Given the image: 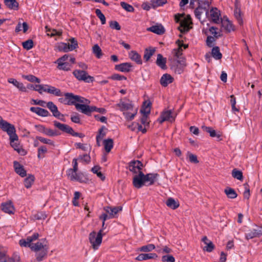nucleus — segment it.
<instances>
[{"label":"nucleus","instance_id":"052dcab7","mask_svg":"<svg viewBox=\"0 0 262 262\" xmlns=\"http://www.w3.org/2000/svg\"><path fill=\"white\" fill-rule=\"evenodd\" d=\"M47 84H37L34 87V90L37 91L39 93L42 94L43 92H46Z\"/></svg>","mask_w":262,"mask_h":262},{"label":"nucleus","instance_id":"69168bd1","mask_svg":"<svg viewBox=\"0 0 262 262\" xmlns=\"http://www.w3.org/2000/svg\"><path fill=\"white\" fill-rule=\"evenodd\" d=\"M209 31L215 37L220 36L221 34L220 30L215 27H212L209 29Z\"/></svg>","mask_w":262,"mask_h":262},{"label":"nucleus","instance_id":"de8ad7c7","mask_svg":"<svg viewBox=\"0 0 262 262\" xmlns=\"http://www.w3.org/2000/svg\"><path fill=\"white\" fill-rule=\"evenodd\" d=\"M47 253L48 250H46V249L44 250L37 252V253H36V257L37 260L38 261L42 260L43 258L47 255Z\"/></svg>","mask_w":262,"mask_h":262},{"label":"nucleus","instance_id":"4468645a","mask_svg":"<svg viewBox=\"0 0 262 262\" xmlns=\"http://www.w3.org/2000/svg\"><path fill=\"white\" fill-rule=\"evenodd\" d=\"M38 236V234L35 233L32 236L27 237L26 239H20L19 242V245L22 247H28L31 248V247L33 245V244H31V242L36 240Z\"/></svg>","mask_w":262,"mask_h":262},{"label":"nucleus","instance_id":"0eeeda50","mask_svg":"<svg viewBox=\"0 0 262 262\" xmlns=\"http://www.w3.org/2000/svg\"><path fill=\"white\" fill-rule=\"evenodd\" d=\"M73 74L76 79L79 81H83L86 83L92 82L94 81V78L88 75V73L84 70H75Z\"/></svg>","mask_w":262,"mask_h":262},{"label":"nucleus","instance_id":"1a4fd4ad","mask_svg":"<svg viewBox=\"0 0 262 262\" xmlns=\"http://www.w3.org/2000/svg\"><path fill=\"white\" fill-rule=\"evenodd\" d=\"M206 16L216 24L220 23L222 20L220 12L216 8H213L210 11L207 10Z\"/></svg>","mask_w":262,"mask_h":262},{"label":"nucleus","instance_id":"2eb2a0df","mask_svg":"<svg viewBox=\"0 0 262 262\" xmlns=\"http://www.w3.org/2000/svg\"><path fill=\"white\" fill-rule=\"evenodd\" d=\"M38 236V234L35 233L32 236L27 237L26 239H20L19 242V245L22 247H28L31 248V247L33 245V244H31V242L36 240Z\"/></svg>","mask_w":262,"mask_h":262},{"label":"nucleus","instance_id":"0e129e2a","mask_svg":"<svg viewBox=\"0 0 262 262\" xmlns=\"http://www.w3.org/2000/svg\"><path fill=\"white\" fill-rule=\"evenodd\" d=\"M162 261L163 262H174L175 258L171 255H166L162 256Z\"/></svg>","mask_w":262,"mask_h":262},{"label":"nucleus","instance_id":"13d9d810","mask_svg":"<svg viewBox=\"0 0 262 262\" xmlns=\"http://www.w3.org/2000/svg\"><path fill=\"white\" fill-rule=\"evenodd\" d=\"M81 193L78 191H75L74 194V198L73 199L72 203L75 206H78L79 205L78 200L80 197Z\"/></svg>","mask_w":262,"mask_h":262},{"label":"nucleus","instance_id":"c85d7f7f","mask_svg":"<svg viewBox=\"0 0 262 262\" xmlns=\"http://www.w3.org/2000/svg\"><path fill=\"white\" fill-rule=\"evenodd\" d=\"M173 78L168 74L163 75L160 79V83L163 86H167L168 84L173 82Z\"/></svg>","mask_w":262,"mask_h":262},{"label":"nucleus","instance_id":"f3484780","mask_svg":"<svg viewBox=\"0 0 262 262\" xmlns=\"http://www.w3.org/2000/svg\"><path fill=\"white\" fill-rule=\"evenodd\" d=\"M262 235V227L256 226L255 228L249 231V232L245 234V237L247 239H250L254 237H259Z\"/></svg>","mask_w":262,"mask_h":262},{"label":"nucleus","instance_id":"9d476101","mask_svg":"<svg viewBox=\"0 0 262 262\" xmlns=\"http://www.w3.org/2000/svg\"><path fill=\"white\" fill-rule=\"evenodd\" d=\"M133 184L136 188H140L143 185H145L144 181V174L143 172H140L138 174H136L133 177Z\"/></svg>","mask_w":262,"mask_h":262},{"label":"nucleus","instance_id":"7c9ffc66","mask_svg":"<svg viewBox=\"0 0 262 262\" xmlns=\"http://www.w3.org/2000/svg\"><path fill=\"white\" fill-rule=\"evenodd\" d=\"M5 5L10 10H17L19 4L16 0H4Z\"/></svg>","mask_w":262,"mask_h":262},{"label":"nucleus","instance_id":"49530a36","mask_svg":"<svg viewBox=\"0 0 262 262\" xmlns=\"http://www.w3.org/2000/svg\"><path fill=\"white\" fill-rule=\"evenodd\" d=\"M23 78L32 82L40 83V80L33 75H23Z\"/></svg>","mask_w":262,"mask_h":262},{"label":"nucleus","instance_id":"4d7b16f0","mask_svg":"<svg viewBox=\"0 0 262 262\" xmlns=\"http://www.w3.org/2000/svg\"><path fill=\"white\" fill-rule=\"evenodd\" d=\"M120 5L124 10L127 12H134L135 10L132 5L124 2H121Z\"/></svg>","mask_w":262,"mask_h":262},{"label":"nucleus","instance_id":"6e6552de","mask_svg":"<svg viewBox=\"0 0 262 262\" xmlns=\"http://www.w3.org/2000/svg\"><path fill=\"white\" fill-rule=\"evenodd\" d=\"M73 168L69 169L67 171L68 178L72 181H77L81 182L80 176L77 173L78 170V163L76 159H74L72 162Z\"/></svg>","mask_w":262,"mask_h":262},{"label":"nucleus","instance_id":"412c9836","mask_svg":"<svg viewBox=\"0 0 262 262\" xmlns=\"http://www.w3.org/2000/svg\"><path fill=\"white\" fill-rule=\"evenodd\" d=\"M182 50H174L172 53L173 55V59L182 66H185V58L182 56Z\"/></svg>","mask_w":262,"mask_h":262},{"label":"nucleus","instance_id":"a878e982","mask_svg":"<svg viewBox=\"0 0 262 262\" xmlns=\"http://www.w3.org/2000/svg\"><path fill=\"white\" fill-rule=\"evenodd\" d=\"M132 64L128 62H124L115 66V70L122 72H128L130 71Z\"/></svg>","mask_w":262,"mask_h":262},{"label":"nucleus","instance_id":"473e14b6","mask_svg":"<svg viewBox=\"0 0 262 262\" xmlns=\"http://www.w3.org/2000/svg\"><path fill=\"white\" fill-rule=\"evenodd\" d=\"M8 82L12 84L14 86L16 87L19 90L22 92H26V88L24 86L23 83L18 81L16 79L14 78H9L8 79Z\"/></svg>","mask_w":262,"mask_h":262},{"label":"nucleus","instance_id":"423d86ee","mask_svg":"<svg viewBox=\"0 0 262 262\" xmlns=\"http://www.w3.org/2000/svg\"><path fill=\"white\" fill-rule=\"evenodd\" d=\"M54 125L56 127L61 131L70 134L73 136L79 137L80 138H83L84 136V135L81 133L75 132L73 128L68 125L62 124L57 121H54Z\"/></svg>","mask_w":262,"mask_h":262},{"label":"nucleus","instance_id":"a19ab883","mask_svg":"<svg viewBox=\"0 0 262 262\" xmlns=\"http://www.w3.org/2000/svg\"><path fill=\"white\" fill-rule=\"evenodd\" d=\"M104 148L107 152H109L113 147V140L112 139H107L103 141Z\"/></svg>","mask_w":262,"mask_h":262},{"label":"nucleus","instance_id":"393cba45","mask_svg":"<svg viewBox=\"0 0 262 262\" xmlns=\"http://www.w3.org/2000/svg\"><path fill=\"white\" fill-rule=\"evenodd\" d=\"M105 212L109 215V218L115 217V215L122 210L121 207H105L104 208Z\"/></svg>","mask_w":262,"mask_h":262},{"label":"nucleus","instance_id":"e433bc0d","mask_svg":"<svg viewBox=\"0 0 262 262\" xmlns=\"http://www.w3.org/2000/svg\"><path fill=\"white\" fill-rule=\"evenodd\" d=\"M223 28L227 32H231L234 30V27L232 23L228 19H224L221 20Z\"/></svg>","mask_w":262,"mask_h":262},{"label":"nucleus","instance_id":"aec40b11","mask_svg":"<svg viewBox=\"0 0 262 262\" xmlns=\"http://www.w3.org/2000/svg\"><path fill=\"white\" fill-rule=\"evenodd\" d=\"M2 210L5 213L8 214H13L14 213V207L12 202L10 201L3 203L1 205Z\"/></svg>","mask_w":262,"mask_h":262},{"label":"nucleus","instance_id":"4be33fe9","mask_svg":"<svg viewBox=\"0 0 262 262\" xmlns=\"http://www.w3.org/2000/svg\"><path fill=\"white\" fill-rule=\"evenodd\" d=\"M158 176L159 175L157 173H152L144 174V181L145 185L150 186L154 184L157 180Z\"/></svg>","mask_w":262,"mask_h":262},{"label":"nucleus","instance_id":"8fccbe9b","mask_svg":"<svg viewBox=\"0 0 262 262\" xmlns=\"http://www.w3.org/2000/svg\"><path fill=\"white\" fill-rule=\"evenodd\" d=\"M150 111V103H146V102H145L143 104V105L141 109V113L144 115H148L149 114Z\"/></svg>","mask_w":262,"mask_h":262},{"label":"nucleus","instance_id":"09e8293b","mask_svg":"<svg viewBox=\"0 0 262 262\" xmlns=\"http://www.w3.org/2000/svg\"><path fill=\"white\" fill-rule=\"evenodd\" d=\"M232 176L234 178L237 179L239 180H242L243 179L242 172L235 168L233 169L232 171Z\"/></svg>","mask_w":262,"mask_h":262},{"label":"nucleus","instance_id":"680f3d73","mask_svg":"<svg viewBox=\"0 0 262 262\" xmlns=\"http://www.w3.org/2000/svg\"><path fill=\"white\" fill-rule=\"evenodd\" d=\"M25 49H31L33 47V41L32 39H28L22 43Z\"/></svg>","mask_w":262,"mask_h":262},{"label":"nucleus","instance_id":"6ab92c4d","mask_svg":"<svg viewBox=\"0 0 262 262\" xmlns=\"http://www.w3.org/2000/svg\"><path fill=\"white\" fill-rule=\"evenodd\" d=\"M174 117L172 115V111L168 110L162 113L159 120L160 123H162L165 121L172 122L174 120Z\"/></svg>","mask_w":262,"mask_h":262},{"label":"nucleus","instance_id":"3c124183","mask_svg":"<svg viewBox=\"0 0 262 262\" xmlns=\"http://www.w3.org/2000/svg\"><path fill=\"white\" fill-rule=\"evenodd\" d=\"M155 249V246L154 244H150L147 245L143 246L139 249L140 251L142 252H150Z\"/></svg>","mask_w":262,"mask_h":262},{"label":"nucleus","instance_id":"e2e57ef3","mask_svg":"<svg viewBox=\"0 0 262 262\" xmlns=\"http://www.w3.org/2000/svg\"><path fill=\"white\" fill-rule=\"evenodd\" d=\"M215 39L213 37L208 36L206 40V43L209 48L212 47V49H219L217 47H213V43Z\"/></svg>","mask_w":262,"mask_h":262},{"label":"nucleus","instance_id":"864d4df0","mask_svg":"<svg viewBox=\"0 0 262 262\" xmlns=\"http://www.w3.org/2000/svg\"><path fill=\"white\" fill-rule=\"evenodd\" d=\"M100 168L98 166H95L92 168V171L93 173H96L97 176L101 180H104L105 179V177L103 174L99 171Z\"/></svg>","mask_w":262,"mask_h":262},{"label":"nucleus","instance_id":"f704fd0d","mask_svg":"<svg viewBox=\"0 0 262 262\" xmlns=\"http://www.w3.org/2000/svg\"><path fill=\"white\" fill-rule=\"evenodd\" d=\"M129 58L139 64H142V59L140 55L135 51L132 50L129 53Z\"/></svg>","mask_w":262,"mask_h":262},{"label":"nucleus","instance_id":"2f4dec72","mask_svg":"<svg viewBox=\"0 0 262 262\" xmlns=\"http://www.w3.org/2000/svg\"><path fill=\"white\" fill-rule=\"evenodd\" d=\"M46 90H45L46 92L53 94L56 96H60L62 95L61 92L59 89L48 84L46 85Z\"/></svg>","mask_w":262,"mask_h":262},{"label":"nucleus","instance_id":"774afa93","mask_svg":"<svg viewBox=\"0 0 262 262\" xmlns=\"http://www.w3.org/2000/svg\"><path fill=\"white\" fill-rule=\"evenodd\" d=\"M211 55L216 60L221 59L222 57V54L220 50H211Z\"/></svg>","mask_w":262,"mask_h":262},{"label":"nucleus","instance_id":"79ce46f5","mask_svg":"<svg viewBox=\"0 0 262 262\" xmlns=\"http://www.w3.org/2000/svg\"><path fill=\"white\" fill-rule=\"evenodd\" d=\"M224 192L229 198L234 199L237 197V193L235 190L231 188L228 187L226 188Z\"/></svg>","mask_w":262,"mask_h":262},{"label":"nucleus","instance_id":"cd10ccee","mask_svg":"<svg viewBox=\"0 0 262 262\" xmlns=\"http://www.w3.org/2000/svg\"><path fill=\"white\" fill-rule=\"evenodd\" d=\"M30 111L42 117H48L50 115L49 112L47 110L38 107H31Z\"/></svg>","mask_w":262,"mask_h":262},{"label":"nucleus","instance_id":"39448f33","mask_svg":"<svg viewBox=\"0 0 262 262\" xmlns=\"http://www.w3.org/2000/svg\"><path fill=\"white\" fill-rule=\"evenodd\" d=\"M75 107L77 110L81 113L90 116L92 112H97L101 114H105L106 110L104 108H98L94 106H90L89 105L76 104Z\"/></svg>","mask_w":262,"mask_h":262},{"label":"nucleus","instance_id":"ea45409f","mask_svg":"<svg viewBox=\"0 0 262 262\" xmlns=\"http://www.w3.org/2000/svg\"><path fill=\"white\" fill-rule=\"evenodd\" d=\"M35 178L33 175H29L24 180V185L27 188H30L34 182Z\"/></svg>","mask_w":262,"mask_h":262},{"label":"nucleus","instance_id":"9b49d317","mask_svg":"<svg viewBox=\"0 0 262 262\" xmlns=\"http://www.w3.org/2000/svg\"><path fill=\"white\" fill-rule=\"evenodd\" d=\"M46 106L52 113L53 115L55 117L64 121L63 115L59 112V111L58 110L57 106L54 104L53 102H48L47 103Z\"/></svg>","mask_w":262,"mask_h":262},{"label":"nucleus","instance_id":"20e7f679","mask_svg":"<svg viewBox=\"0 0 262 262\" xmlns=\"http://www.w3.org/2000/svg\"><path fill=\"white\" fill-rule=\"evenodd\" d=\"M102 232L103 230L100 229L98 233H96L95 231H92L89 234V240L94 250L98 249L102 243Z\"/></svg>","mask_w":262,"mask_h":262},{"label":"nucleus","instance_id":"f8f14e48","mask_svg":"<svg viewBox=\"0 0 262 262\" xmlns=\"http://www.w3.org/2000/svg\"><path fill=\"white\" fill-rule=\"evenodd\" d=\"M38 236V234L35 233L32 236L27 237L26 239H20L19 242V245L22 247H28L31 248V247L33 245V244H31V242L36 240Z\"/></svg>","mask_w":262,"mask_h":262},{"label":"nucleus","instance_id":"338daca9","mask_svg":"<svg viewBox=\"0 0 262 262\" xmlns=\"http://www.w3.org/2000/svg\"><path fill=\"white\" fill-rule=\"evenodd\" d=\"M187 156L189 158V160L191 163H198L199 161L197 158V156L195 155H193L189 152L187 153Z\"/></svg>","mask_w":262,"mask_h":262},{"label":"nucleus","instance_id":"ddd939ff","mask_svg":"<svg viewBox=\"0 0 262 262\" xmlns=\"http://www.w3.org/2000/svg\"><path fill=\"white\" fill-rule=\"evenodd\" d=\"M38 236V234L35 233L32 236L27 237L26 239H20L19 242V245L22 247H28L31 248V247L33 245V244H31V242L36 240Z\"/></svg>","mask_w":262,"mask_h":262},{"label":"nucleus","instance_id":"b1692460","mask_svg":"<svg viewBox=\"0 0 262 262\" xmlns=\"http://www.w3.org/2000/svg\"><path fill=\"white\" fill-rule=\"evenodd\" d=\"M158 257V255L156 253H141L136 257V259L138 261H142L150 259H156Z\"/></svg>","mask_w":262,"mask_h":262},{"label":"nucleus","instance_id":"f03ea898","mask_svg":"<svg viewBox=\"0 0 262 262\" xmlns=\"http://www.w3.org/2000/svg\"><path fill=\"white\" fill-rule=\"evenodd\" d=\"M9 136L10 141V145L14 149L21 155H25L27 153L26 151L23 149L18 142V137L16 134L15 128H13L8 132H7Z\"/></svg>","mask_w":262,"mask_h":262},{"label":"nucleus","instance_id":"f257e3e1","mask_svg":"<svg viewBox=\"0 0 262 262\" xmlns=\"http://www.w3.org/2000/svg\"><path fill=\"white\" fill-rule=\"evenodd\" d=\"M116 106L119 108L121 111L123 112L125 119L128 121L132 120L137 115L138 108L134 107L129 101L126 102L121 100L116 104Z\"/></svg>","mask_w":262,"mask_h":262},{"label":"nucleus","instance_id":"5701e85b","mask_svg":"<svg viewBox=\"0 0 262 262\" xmlns=\"http://www.w3.org/2000/svg\"><path fill=\"white\" fill-rule=\"evenodd\" d=\"M147 30L158 35H162L165 32V29L161 24L152 26L149 28H148Z\"/></svg>","mask_w":262,"mask_h":262},{"label":"nucleus","instance_id":"c03bdc74","mask_svg":"<svg viewBox=\"0 0 262 262\" xmlns=\"http://www.w3.org/2000/svg\"><path fill=\"white\" fill-rule=\"evenodd\" d=\"M166 3V0H151V5L153 8L162 6Z\"/></svg>","mask_w":262,"mask_h":262},{"label":"nucleus","instance_id":"58836bf2","mask_svg":"<svg viewBox=\"0 0 262 262\" xmlns=\"http://www.w3.org/2000/svg\"><path fill=\"white\" fill-rule=\"evenodd\" d=\"M166 58H164L161 54L158 55L156 63L159 67L162 69H165L166 68Z\"/></svg>","mask_w":262,"mask_h":262},{"label":"nucleus","instance_id":"c9c22d12","mask_svg":"<svg viewBox=\"0 0 262 262\" xmlns=\"http://www.w3.org/2000/svg\"><path fill=\"white\" fill-rule=\"evenodd\" d=\"M207 11L206 8L199 6L194 11L195 17L202 22V15L204 14L206 15V12Z\"/></svg>","mask_w":262,"mask_h":262},{"label":"nucleus","instance_id":"a18cd8bd","mask_svg":"<svg viewBox=\"0 0 262 262\" xmlns=\"http://www.w3.org/2000/svg\"><path fill=\"white\" fill-rule=\"evenodd\" d=\"M57 63L58 64L57 68L59 70L68 71L71 69V66L68 62Z\"/></svg>","mask_w":262,"mask_h":262},{"label":"nucleus","instance_id":"bf43d9fd","mask_svg":"<svg viewBox=\"0 0 262 262\" xmlns=\"http://www.w3.org/2000/svg\"><path fill=\"white\" fill-rule=\"evenodd\" d=\"M36 139L40 141L41 143L51 145H54V143L50 139H47L42 137H37Z\"/></svg>","mask_w":262,"mask_h":262},{"label":"nucleus","instance_id":"4c0bfd02","mask_svg":"<svg viewBox=\"0 0 262 262\" xmlns=\"http://www.w3.org/2000/svg\"><path fill=\"white\" fill-rule=\"evenodd\" d=\"M166 205L172 209H176L179 206V203L172 198H168L166 202Z\"/></svg>","mask_w":262,"mask_h":262},{"label":"nucleus","instance_id":"bb28decb","mask_svg":"<svg viewBox=\"0 0 262 262\" xmlns=\"http://www.w3.org/2000/svg\"><path fill=\"white\" fill-rule=\"evenodd\" d=\"M14 126L6 120H4L0 116V128L4 132H8L12 128H14Z\"/></svg>","mask_w":262,"mask_h":262},{"label":"nucleus","instance_id":"7ed1b4c3","mask_svg":"<svg viewBox=\"0 0 262 262\" xmlns=\"http://www.w3.org/2000/svg\"><path fill=\"white\" fill-rule=\"evenodd\" d=\"M175 20L177 23H180L178 29L181 32L185 33L190 29V25L192 22L189 16L185 17L183 15L177 14L175 15Z\"/></svg>","mask_w":262,"mask_h":262},{"label":"nucleus","instance_id":"37998d69","mask_svg":"<svg viewBox=\"0 0 262 262\" xmlns=\"http://www.w3.org/2000/svg\"><path fill=\"white\" fill-rule=\"evenodd\" d=\"M202 128L203 129V130L204 131L209 133L210 136L211 137H217L218 138L220 137V136H217L216 135L215 130L214 129H212L210 127H208V126H202Z\"/></svg>","mask_w":262,"mask_h":262},{"label":"nucleus","instance_id":"c756f323","mask_svg":"<svg viewBox=\"0 0 262 262\" xmlns=\"http://www.w3.org/2000/svg\"><path fill=\"white\" fill-rule=\"evenodd\" d=\"M13 164L15 171L21 177H25L26 176V171L23 166L17 161H14Z\"/></svg>","mask_w":262,"mask_h":262},{"label":"nucleus","instance_id":"603ef678","mask_svg":"<svg viewBox=\"0 0 262 262\" xmlns=\"http://www.w3.org/2000/svg\"><path fill=\"white\" fill-rule=\"evenodd\" d=\"M78 48L77 41L74 38H71L68 42V49H76Z\"/></svg>","mask_w":262,"mask_h":262},{"label":"nucleus","instance_id":"a211bd4d","mask_svg":"<svg viewBox=\"0 0 262 262\" xmlns=\"http://www.w3.org/2000/svg\"><path fill=\"white\" fill-rule=\"evenodd\" d=\"M65 99L60 98L59 100L61 102H64L69 105L77 104L76 98L77 95H74L72 93H67L64 94Z\"/></svg>","mask_w":262,"mask_h":262},{"label":"nucleus","instance_id":"72a5a7b5","mask_svg":"<svg viewBox=\"0 0 262 262\" xmlns=\"http://www.w3.org/2000/svg\"><path fill=\"white\" fill-rule=\"evenodd\" d=\"M31 250L38 252L44 250H48V247L46 244H43L42 243L38 242L35 244H33L31 247Z\"/></svg>","mask_w":262,"mask_h":262},{"label":"nucleus","instance_id":"5fc2aeb1","mask_svg":"<svg viewBox=\"0 0 262 262\" xmlns=\"http://www.w3.org/2000/svg\"><path fill=\"white\" fill-rule=\"evenodd\" d=\"M95 13L97 17L100 19L101 24H105L106 23V18L104 14L101 12V10L98 9H96Z\"/></svg>","mask_w":262,"mask_h":262},{"label":"nucleus","instance_id":"6e6d98bb","mask_svg":"<svg viewBox=\"0 0 262 262\" xmlns=\"http://www.w3.org/2000/svg\"><path fill=\"white\" fill-rule=\"evenodd\" d=\"M47 33L48 36H50L51 37L57 36L58 37L60 36L62 34V32L61 31H57L54 29L53 30H47Z\"/></svg>","mask_w":262,"mask_h":262},{"label":"nucleus","instance_id":"dca6fc26","mask_svg":"<svg viewBox=\"0 0 262 262\" xmlns=\"http://www.w3.org/2000/svg\"><path fill=\"white\" fill-rule=\"evenodd\" d=\"M143 167V164L139 160L133 161L129 163V169L130 171L138 173L141 171V169Z\"/></svg>","mask_w":262,"mask_h":262}]
</instances>
